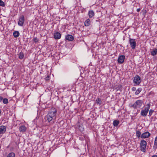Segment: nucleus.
<instances>
[{
	"label": "nucleus",
	"mask_w": 157,
	"mask_h": 157,
	"mask_svg": "<svg viewBox=\"0 0 157 157\" xmlns=\"http://www.w3.org/2000/svg\"><path fill=\"white\" fill-rule=\"evenodd\" d=\"M57 109L54 108L52 107L49 111L48 114L45 116L44 119L47 120L48 122L55 119L57 113Z\"/></svg>",
	"instance_id": "1"
},
{
	"label": "nucleus",
	"mask_w": 157,
	"mask_h": 157,
	"mask_svg": "<svg viewBox=\"0 0 157 157\" xmlns=\"http://www.w3.org/2000/svg\"><path fill=\"white\" fill-rule=\"evenodd\" d=\"M146 106L144 109L141 111L140 114L143 117H146L148 113L150 108V104L149 103L146 105Z\"/></svg>",
	"instance_id": "2"
},
{
	"label": "nucleus",
	"mask_w": 157,
	"mask_h": 157,
	"mask_svg": "<svg viewBox=\"0 0 157 157\" xmlns=\"http://www.w3.org/2000/svg\"><path fill=\"white\" fill-rule=\"evenodd\" d=\"M143 103V101L141 100H138L136 101L133 104H130V107H133L135 109L140 108L141 106Z\"/></svg>",
	"instance_id": "3"
},
{
	"label": "nucleus",
	"mask_w": 157,
	"mask_h": 157,
	"mask_svg": "<svg viewBox=\"0 0 157 157\" xmlns=\"http://www.w3.org/2000/svg\"><path fill=\"white\" fill-rule=\"evenodd\" d=\"M147 145V142L144 140L140 141V147L141 150L144 152L146 151V147Z\"/></svg>",
	"instance_id": "4"
},
{
	"label": "nucleus",
	"mask_w": 157,
	"mask_h": 157,
	"mask_svg": "<svg viewBox=\"0 0 157 157\" xmlns=\"http://www.w3.org/2000/svg\"><path fill=\"white\" fill-rule=\"evenodd\" d=\"M141 82V78L140 76L139 75H137L134 77L133 79V82L135 84V85H139Z\"/></svg>",
	"instance_id": "5"
},
{
	"label": "nucleus",
	"mask_w": 157,
	"mask_h": 157,
	"mask_svg": "<svg viewBox=\"0 0 157 157\" xmlns=\"http://www.w3.org/2000/svg\"><path fill=\"white\" fill-rule=\"evenodd\" d=\"M129 43L132 48L133 49H135L136 47L135 39L130 38L129 40Z\"/></svg>",
	"instance_id": "6"
},
{
	"label": "nucleus",
	"mask_w": 157,
	"mask_h": 157,
	"mask_svg": "<svg viewBox=\"0 0 157 157\" xmlns=\"http://www.w3.org/2000/svg\"><path fill=\"white\" fill-rule=\"evenodd\" d=\"M25 21L24 17L23 15L21 16L19 18L18 24L20 26H22Z\"/></svg>",
	"instance_id": "7"
},
{
	"label": "nucleus",
	"mask_w": 157,
	"mask_h": 157,
	"mask_svg": "<svg viewBox=\"0 0 157 157\" xmlns=\"http://www.w3.org/2000/svg\"><path fill=\"white\" fill-rule=\"evenodd\" d=\"M125 58V56L124 55H121L120 56L118 57L117 59L118 63L120 64L123 63L124 61Z\"/></svg>",
	"instance_id": "8"
},
{
	"label": "nucleus",
	"mask_w": 157,
	"mask_h": 157,
	"mask_svg": "<svg viewBox=\"0 0 157 157\" xmlns=\"http://www.w3.org/2000/svg\"><path fill=\"white\" fill-rule=\"evenodd\" d=\"M150 134L148 132H146L142 134L141 136V138H148L150 136Z\"/></svg>",
	"instance_id": "9"
},
{
	"label": "nucleus",
	"mask_w": 157,
	"mask_h": 157,
	"mask_svg": "<svg viewBox=\"0 0 157 157\" xmlns=\"http://www.w3.org/2000/svg\"><path fill=\"white\" fill-rule=\"evenodd\" d=\"M54 36L55 39L57 40L60 38L61 35L59 33L56 32L54 33Z\"/></svg>",
	"instance_id": "10"
},
{
	"label": "nucleus",
	"mask_w": 157,
	"mask_h": 157,
	"mask_svg": "<svg viewBox=\"0 0 157 157\" xmlns=\"http://www.w3.org/2000/svg\"><path fill=\"white\" fill-rule=\"evenodd\" d=\"M6 130V128L5 126L1 125L0 126V134L4 133Z\"/></svg>",
	"instance_id": "11"
},
{
	"label": "nucleus",
	"mask_w": 157,
	"mask_h": 157,
	"mask_svg": "<svg viewBox=\"0 0 157 157\" xmlns=\"http://www.w3.org/2000/svg\"><path fill=\"white\" fill-rule=\"evenodd\" d=\"M65 38L69 41H72L74 40V37L71 35H67L66 36Z\"/></svg>",
	"instance_id": "12"
},
{
	"label": "nucleus",
	"mask_w": 157,
	"mask_h": 157,
	"mask_svg": "<svg viewBox=\"0 0 157 157\" xmlns=\"http://www.w3.org/2000/svg\"><path fill=\"white\" fill-rule=\"evenodd\" d=\"M157 53V49L156 48H154L152 50V51L151 52V55L152 56H154L156 55Z\"/></svg>",
	"instance_id": "13"
},
{
	"label": "nucleus",
	"mask_w": 157,
	"mask_h": 157,
	"mask_svg": "<svg viewBox=\"0 0 157 157\" xmlns=\"http://www.w3.org/2000/svg\"><path fill=\"white\" fill-rule=\"evenodd\" d=\"M78 129L81 132L83 131L84 130V128L82 126V124L78 123L77 124Z\"/></svg>",
	"instance_id": "14"
},
{
	"label": "nucleus",
	"mask_w": 157,
	"mask_h": 157,
	"mask_svg": "<svg viewBox=\"0 0 157 157\" xmlns=\"http://www.w3.org/2000/svg\"><path fill=\"white\" fill-rule=\"evenodd\" d=\"M19 130L20 132H24L26 130V128L25 126L21 125L20 127Z\"/></svg>",
	"instance_id": "15"
},
{
	"label": "nucleus",
	"mask_w": 157,
	"mask_h": 157,
	"mask_svg": "<svg viewBox=\"0 0 157 157\" xmlns=\"http://www.w3.org/2000/svg\"><path fill=\"white\" fill-rule=\"evenodd\" d=\"M89 16L90 18H92L94 16V13L93 10H90L88 13Z\"/></svg>",
	"instance_id": "16"
},
{
	"label": "nucleus",
	"mask_w": 157,
	"mask_h": 157,
	"mask_svg": "<svg viewBox=\"0 0 157 157\" xmlns=\"http://www.w3.org/2000/svg\"><path fill=\"white\" fill-rule=\"evenodd\" d=\"M13 35L15 38H17L19 36L20 33L18 31H16L13 32Z\"/></svg>",
	"instance_id": "17"
},
{
	"label": "nucleus",
	"mask_w": 157,
	"mask_h": 157,
	"mask_svg": "<svg viewBox=\"0 0 157 157\" xmlns=\"http://www.w3.org/2000/svg\"><path fill=\"white\" fill-rule=\"evenodd\" d=\"M90 23V20L89 19H87L84 22V25L85 26H87L89 25Z\"/></svg>",
	"instance_id": "18"
},
{
	"label": "nucleus",
	"mask_w": 157,
	"mask_h": 157,
	"mask_svg": "<svg viewBox=\"0 0 157 157\" xmlns=\"http://www.w3.org/2000/svg\"><path fill=\"white\" fill-rule=\"evenodd\" d=\"M119 123V121L118 120H114L113 121V124L115 127L117 126Z\"/></svg>",
	"instance_id": "19"
},
{
	"label": "nucleus",
	"mask_w": 157,
	"mask_h": 157,
	"mask_svg": "<svg viewBox=\"0 0 157 157\" xmlns=\"http://www.w3.org/2000/svg\"><path fill=\"white\" fill-rule=\"evenodd\" d=\"M136 137L138 138H140V137H141V136L142 134H141V133L139 131H136Z\"/></svg>",
	"instance_id": "20"
},
{
	"label": "nucleus",
	"mask_w": 157,
	"mask_h": 157,
	"mask_svg": "<svg viewBox=\"0 0 157 157\" xmlns=\"http://www.w3.org/2000/svg\"><path fill=\"white\" fill-rule=\"evenodd\" d=\"M19 58L20 59H22L24 57V54L22 52H21L18 54Z\"/></svg>",
	"instance_id": "21"
},
{
	"label": "nucleus",
	"mask_w": 157,
	"mask_h": 157,
	"mask_svg": "<svg viewBox=\"0 0 157 157\" xmlns=\"http://www.w3.org/2000/svg\"><path fill=\"white\" fill-rule=\"evenodd\" d=\"M154 147L157 148V136L155 138Z\"/></svg>",
	"instance_id": "22"
},
{
	"label": "nucleus",
	"mask_w": 157,
	"mask_h": 157,
	"mask_svg": "<svg viewBox=\"0 0 157 157\" xmlns=\"http://www.w3.org/2000/svg\"><path fill=\"white\" fill-rule=\"evenodd\" d=\"M96 103L98 104L101 105V101L100 98H98L96 100Z\"/></svg>",
	"instance_id": "23"
},
{
	"label": "nucleus",
	"mask_w": 157,
	"mask_h": 157,
	"mask_svg": "<svg viewBox=\"0 0 157 157\" xmlns=\"http://www.w3.org/2000/svg\"><path fill=\"white\" fill-rule=\"evenodd\" d=\"M15 154L13 152H11L8 154L7 157H15Z\"/></svg>",
	"instance_id": "24"
},
{
	"label": "nucleus",
	"mask_w": 157,
	"mask_h": 157,
	"mask_svg": "<svg viewBox=\"0 0 157 157\" xmlns=\"http://www.w3.org/2000/svg\"><path fill=\"white\" fill-rule=\"evenodd\" d=\"M141 90L142 89L141 88H139L136 90V92H135V94L136 95L138 94L140 92Z\"/></svg>",
	"instance_id": "25"
},
{
	"label": "nucleus",
	"mask_w": 157,
	"mask_h": 157,
	"mask_svg": "<svg viewBox=\"0 0 157 157\" xmlns=\"http://www.w3.org/2000/svg\"><path fill=\"white\" fill-rule=\"evenodd\" d=\"M8 99L6 98H5L3 99V102L4 104H7L8 103Z\"/></svg>",
	"instance_id": "26"
},
{
	"label": "nucleus",
	"mask_w": 157,
	"mask_h": 157,
	"mask_svg": "<svg viewBox=\"0 0 157 157\" xmlns=\"http://www.w3.org/2000/svg\"><path fill=\"white\" fill-rule=\"evenodd\" d=\"M33 40L35 43H37L38 42L39 40L36 37H34L33 39Z\"/></svg>",
	"instance_id": "27"
},
{
	"label": "nucleus",
	"mask_w": 157,
	"mask_h": 157,
	"mask_svg": "<svg viewBox=\"0 0 157 157\" xmlns=\"http://www.w3.org/2000/svg\"><path fill=\"white\" fill-rule=\"evenodd\" d=\"M5 6V4L4 2L1 0H0V6L4 7Z\"/></svg>",
	"instance_id": "28"
},
{
	"label": "nucleus",
	"mask_w": 157,
	"mask_h": 157,
	"mask_svg": "<svg viewBox=\"0 0 157 157\" xmlns=\"http://www.w3.org/2000/svg\"><path fill=\"white\" fill-rule=\"evenodd\" d=\"M154 111L153 110L151 109H150L149 111L148 116H151L152 115V114L154 112Z\"/></svg>",
	"instance_id": "29"
},
{
	"label": "nucleus",
	"mask_w": 157,
	"mask_h": 157,
	"mask_svg": "<svg viewBox=\"0 0 157 157\" xmlns=\"http://www.w3.org/2000/svg\"><path fill=\"white\" fill-rule=\"evenodd\" d=\"M50 77L48 75L45 78L46 80H49Z\"/></svg>",
	"instance_id": "30"
},
{
	"label": "nucleus",
	"mask_w": 157,
	"mask_h": 157,
	"mask_svg": "<svg viewBox=\"0 0 157 157\" xmlns=\"http://www.w3.org/2000/svg\"><path fill=\"white\" fill-rule=\"evenodd\" d=\"M136 90V88L134 87H133L132 88V91H135Z\"/></svg>",
	"instance_id": "31"
},
{
	"label": "nucleus",
	"mask_w": 157,
	"mask_h": 157,
	"mask_svg": "<svg viewBox=\"0 0 157 157\" xmlns=\"http://www.w3.org/2000/svg\"><path fill=\"white\" fill-rule=\"evenodd\" d=\"M3 99V98L1 96H0V102H1Z\"/></svg>",
	"instance_id": "32"
},
{
	"label": "nucleus",
	"mask_w": 157,
	"mask_h": 157,
	"mask_svg": "<svg viewBox=\"0 0 157 157\" xmlns=\"http://www.w3.org/2000/svg\"><path fill=\"white\" fill-rule=\"evenodd\" d=\"M140 8H139V9H137L136 10V11H137V12H139L140 11Z\"/></svg>",
	"instance_id": "33"
},
{
	"label": "nucleus",
	"mask_w": 157,
	"mask_h": 157,
	"mask_svg": "<svg viewBox=\"0 0 157 157\" xmlns=\"http://www.w3.org/2000/svg\"><path fill=\"white\" fill-rule=\"evenodd\" d=\"M152 157H157V155H153Z\"/></svg>",
	"instance_id": "34"
},
{
	"label": "nucleus",
	"mask_w": 157,
	"mask_h": 157,
	"mask_svg": "<svg viewBox=\"0 0 157 157\" xmlns=\"http://www.w3.org/2000/svg\"><path fill=\"white\" fill-rule=\"evenodd\" d=\"M156 13H157V11H156Z\"/></svg>",
	"instance_id": "35"
}]
</instances>
